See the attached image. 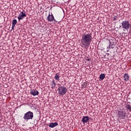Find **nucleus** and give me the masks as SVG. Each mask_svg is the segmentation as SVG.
<instances>
[{
  "mask_svg": "<svg viewBox=\"0 0 131 131\" xmlns=\"http://www.w3.org/2000/svg\"><path fill=\"white\" fill-rule=\"evenodd\" d=\"M92 39H93L92 34H83L81 39L82 46H83L84 48L90 47Z\"/></svg>",
  "mask_w": 131,
  "mask_h": 131,
  "instance_id": "nucleus-1",
  "label": "nucleus"
},
{
  "mask_svg": "<svg viewBox=\"0 0 131 131\" xmlns=\"http://www.w3.org/2000/svg\"><path fill=\"white\" fill-rule=\"evenodd\" d=\"M23 118L25 120H26L27 121H28V120H30L31 119H33V113L29 111L27 112L25 115H24Z\"/></svg>",
  "mask_w": 131,
  "mask_h": 131,
  "instance_id": "nucleus-2",
  "label": "nucleus"
},
{
  "mask_svg": "<svg viewBox=\"0 0 131 131\" xmlns=\"http://www.w3.org/2000/svg\"><path fill=\"white\" fill-rule=\"evenodd\" d=\"M58 91L60 96H64L67 93V88L64 86H60L58 89Z\"/></svg>",
  "mask_w": 131,
  "mask_h": 131,
  "instance_id": "nucleus-3",
  "label": "nucleus"
},
{
  "mask_svg": "<svg viewBox=\"0 0 131 131\" xmlns=\"http://www.w3.org/2000/svg\"><path fill=\"white\" fill-rule=\"evenodd\" d=\"M47 20L48 22H53L54 24L58 23V21L55 19V17L54 16V15H53V13L50 12L47 16Z\"/></svg>",
  "mask_w": 131,
  "mask_h": 131,
  "instance_id": "nucleus-4",
  "label": "nucleus"
},
{
  "mask_svg": "<svg viewBox=\"0 0 131 131\" xmlns=\"http://www.w3.org/2000/svg\"><path fill=\"white\" fill-rule=\"evenodd\" d=\"M117 116L120 119H124V118L126 117V113L122 111H119L118 112Z\"/></svg>",
  "mask_w": 131,
  "mask_h": 131,
  "instance_id": "nucleus-5",
  "label": "nucleus"
},
{
  "mask_svg": "<svg viewBox=\"0 0 131 131\" xmlns=\"http://www.w3.org/2000/svg\"><path fill=\"white\" fill-rule=\"evenodd\" d=\"M122 27L124 29H129V22L127 20H124L122 23Z\"/></svg>",
  "mask_w": 131,
  "mask_h": 131,
  "instance_id": "nucleus-6",
  "label": "nucleus"
},
{
  "mask_svg": "<svg viewBox=\"0 0 131 131\" xmlns=\"http://www.w3.org/2000/svg\"><path fill=\"white\" fill-rule=\"evenodd\" d=\"M25 17H26V13L25 12V11L23 10L20 13V14H18L17 19L18 21H20V20H23V19L25 18Z\"/></svg>",
  "mask_w": 131,
  "mask_h": 131,
  "instance_id": "nucleus-7",
  "label": "nucleus"
},
{
  "mask_svg": "<svg viewBox=\"0 0 131 131\" xmlns=\"http://www.w3.org/2000/svg\"><path fill=\"white\" fill-rule=\"evenodd\" d=\"M30 94L32 96H38L39 92H38L36 90H31Z\"/></svg>",
  "mask_w": 131,
  "mask_h": 131,
  "instance_id": "nucleus-8",
  "label": "nucleus"
},
{
  "mask_svg": "<svg viewBox=\"0 0 131 131\" xmlns=\"http://www.w3.org/2000/svg\"><path fill=\"white\" fill-rule=\"evenodd\" d=\"M82 121L83 123H86L88 121H90V117L89 116H83Z\"/></svg>",
  "mask_w": 131,
  "mask_h": 131,
  "instance_id": "nucleus-9",
  "label": "nucleus"
},
{
  "mask_svg": "<svg viewBox=\"0 0 131 131\" xmlns=\"http://www.w3.org/2000/svg\"><path fill=\"white\" fill-rule=\"evenodd\" d=\"M49 127L54 128L55 126H58V122L51 123L49 125Z\"/></svg>",
  "mask_w": 131,
  "mask_h": 131,
  "instance_id": "nucleus-10",
  "label": "nucleus"
},
{
  "mask_svg": "<svg viewBox=\"0 0 131 131\" xmlns=\"http://www.w3.org/2000/svg\"><path fill=\"white\" fill-rule=\"evenodd\" d=\"M124 77V80L125 81H128L129 80V76L128 75V74L125 73L123 76Z\"/></svg>",
  "mask_w": 131,
  "mask_h": 131,
  "instance_id": "nucleus-11",
  "label": "nucleus"
},
{
  "mask_svg": "<svg viewBox=\"0 0 131 131\" xmlns=\"http://www.w3.org/2000/svg\"><path fill=\"white\" fill-rule=\"evenodd\" d=\"M51 86L52 89H55L56 88V82H55V80L52 81Z\"/></svg>",
  "mask_w": 131,
  "mask_h": 131,
  "instance_id": "nucleus-12",
  "label": "nucleus"
},
{
  "mask_svg": "<svg viewBox=\"0 0 131 131\" xmlns=\"http://www.w3.org/2000/svg\"><path fill=\"white\" fill-rule=\"evenodd\" d=\"M109 42H110L109 46L107 47V52L108 51H109L110 49H113V44L111 45V42L110 41V40H109Z\"/></svg>",
  "mask_w": 131,
  "mask_h": 131,
  "instance_id": "nucleus-13",
  "label": "nucleus"
},
{
  "mask_svg": "<svg viewBox=\"0 0 131 131\" xmlns=\"http://www.w3.org/2000/svg\"><path fill=\"white\" fill-rule=\"evenodd\" d=\"M100 79H101V80H103L105 78V74H100L99 76Z\"/></svg>",
  "mask_w": 131,
  "mask_h": 131,
  "instance_id": "nucleus-14",
  "label": "nucleus"
},
{
  "mask_svg": "<svg viewBox=\"0 0 131 131\" xmlns=\"http://www.w3.org/2000/svg\"><path fill=\"white\" fill-rule=\"evenodd\" d=\"M54 78L55 80H60V76H59L58 74H56L54 76Z\"/></svg>",
  "mask_w": 131,
  "mask_h": 131,
  "instance_id": "nucleus-15",
  "label": "nucleus"
},
{
  "mask_svg": "<svg viewBox=\"0 0 131 131\" xmlns=\"http://www.w3.org/2000/svg\"><path fill=\"white\" fill-rule=\"evenodd\" d=\"M126 110H128L130 112H131V106L130 105L127 104L126 106Z\"/></svg>",
  "mask_w": 131,
  "mask_h": 131,
  "instance_id": "nucleus-16",
  "label": "nucleus"
},
{
  "mask_svg": "<svg viewBox=\"0 0 131 131\" xmlns=\"http://www.w3.org/2000/svg\"><path fill=\"white\" fill-rule=\"evenodd\" d=\"M17 24V19H13L12 20V25L16 26V25Z\"/></svg>",
  "mask_w": 131,
  "mask_h": 131,
  "instance_id": "nucleus-17",
  "label": "nucleus"
},
{
  "mask_svg": "<svg viewBox=\"0 0 131 131\" xmlns=\"http://www.w3.org/2000/svg\"><path fill=\"white\" fill-rule=\"evenodd\" d=\"M117 20V15H114L113 17V20L114 21H116Z\"/></svg>",
  "mask_w": 131,
  "mask_h": 131,
  "instance_id": "nucleus-18",
  "label": "nucleus"
},
{
  "mask_svg": "<svg viewBox=\"0 0 131 131\" xmlns=\"http://www.w3.org/2000/svg\"><path fill=\"white\" fill-rule=\"evenodd\" d=\"M11 28H12V30H14V29H15V26H14V25H12Z\"/></svg>",
  "mask_w": 131,
  "mask_h": 131,
  "instance_id": "nucleus-19",
  "label": "nucleus"
},
{
  "mask_svg": "<svg viewBox=\"0 0 131 131\" xmlns=\"http://www.w3.org/2000/svg\"><path fill=\"white\" fill-rule=\"evenodd\" d=\"M91 60V59H90V58H88V59H86V60L87 61H90Z\"/></svg>",
  "mask_w": 131,
  "mask_h": 131,
  "instance_id": "nucleus-20",
  "label": "nucleus"
},
{
  "mask_svg": "<svg viewBox=\"0 0 131 131\" xmlns=\"http://www.w3.org/2000/svg\"><path fill=\"white\" fill-rule=\"evenodd\" d=\"M125 33H122V34H124Z\"/></svg>",
  "mask_w": 131,
  "mask_h": 131,
  "instance_id": "nucleus-21",
  "label": "nucleus"
}]
</instances>
